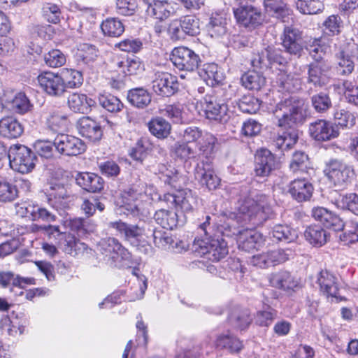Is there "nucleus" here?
Wrapping results in <instances>:
<instances>
[{"label":"nucleus","mask_w":358,"mask_h":358,"mask_svg":"<svg viewBox=\"0 0 358 358\" xmlns=\"http://www.w3.org/2000/svg\"><path fill=\"white\" fill-rule=\"evenodd\" d=\"M185 36H196L200 32L199 20L194 15L180 17Z\"/></svg>","instance_id":"55"},{"label":"nucleus","mask_w":358,"mask_h":358,"mask_svg":"<svg viewBox=\"0 0 358 358\" xmlns=\"http://www.w3.org/2000/svg\"><path fill=\"white\" fill-rule=\"evenodd\" d=\"M238 2V7L234 8V17L238 24L250 28L255 29L262 24L263 16L261 10L249 2L255 0H236Z\"/></svg>","instance_id":"5"},{"label":"nucleus","mask_w":358,"mask_h":358,"mask_svg":"<svg viewBox=\"0 0 358 358\" xmlns=\"http://www.w3.org/2000/svg\"><path fill=\"white\" fill-rule=\"evenodd\" d=\"M310 136L316 141H327L338 136V126L325 120H317L309 126Z\"/></svg>","instance_id":"17"},{"label":"nucleus","mask_w":358,"mask_h":358,"mask_svg":"<svg viewBox=\"0 0 358 358\" xmlns=\"http://www.w3.org/2000/svg\"><path fill=\"white\" fill-rule=\"evenodd\" d=\"M106 124L110 129H113L115 127V124L107 119H104L102 123H101L87 116L83 117L78 120L77 129L81 136L96 142L102 138L103 127Z\"/></svg>","instance_id":"11"},{"label":"nucleus","mask_w":358,"mask_h":358,"mask_svg":"<svg viewBox=\"0 0 358 358\" xmlns=\"http://www.w3.org/2000/svg\"><path fill=\"white\" fill-rule=\"evenodd\" d=\"M68 105L75 113H88L96 101L84 94L73 93L68 97Z\"/></svg>","instance_id":"31"},{"label":"nucleus","mask_w":358,"mask_h":358,"mask_svg":"<svg viewBox=\"0 0 358 358\" xmlns=\"http://www.w3.org/2000/svg\"><path fill=\"white\" fill-rule=\"evenodd\" d=\"M302 31L293 25H286L280 36L281 45L291 55L300 57L303 52Z\"/></svg>","instance_id":"12"},{"label":"nucleus","mask_w":358,"mask_h":358,"mask_svg":"<svg viewBox=\"0 0 358 358\" xmlns=\"http://www.w3.org/2000/svg\"><path fill=\"white\" fill-rule=\"evenodd\" d=\"M179 83L177 78L168 72L157 71L152 80L153 92L162 96H171L178 92Z\"/></svg>","instance_id":"9"},{"label":"nucleus","mask_w":358,"mask_h":358,"mask_svg":"<svg viewBox=\"0 0 358 358\" xmlns=\"http://www.w3.org/2000/svg\"><path fill=\"white\" fill-rule=\"evenodd\" d=\"M314 187L306 179H297L289 185V193L298 202L309 201L313 196Z\"/></svg>","instance_id":"23"},{"label":"nucleus","mask_w":358,"mask_h":358,"mask_svg":"<svg viewBox=\"0 0 358 358\" xmlns=\"http://www.w3.org/2000/svg\"><path fill=\"white\" fill-rule=\"evenodd\" d=\"M98 101L103 108L110 113L119 112L124 106L117 97L111 94H100Z\"/></svg>","instance_id":"52"},{"label":"nucleus","mask_w":358,"mask_h":358,"mask_svg":"<svg viewBox=\"0 0 358 358\" xmlns=\"http://www.w3.org/2000/svg\"><path fill=\"white\" fill-rule=\"evenodd\" d=\"M10 167L20 173H27L35 166L36 157L27 146L21 144L13 145L8 151Z\"/></svg>","instance_id":"4"},{"label":"nucleus","mask_w":358,"mask_h":358,"mask_svg":"<svg viewBox=\"0 0 358 358\" xmlns=\"http://www.w3.org/2000/svg\"><path fill=\"white\" fill-rule=\"evenodd\" d=\"M216 345L220 348L227 349L232 352H238L243 348L242 342L230 335L220 336L217 338Z\"/></svg>","instance_id":"53"},{"label":"nucleus","mask_w":358,"mask_h":358,"mask_svg":"<svg viewBox=\"0 0 358 358\" xmlns=\"http://www.w3.org/2000/svg\"><path fill=\"white\" fill-rule=\"evenodd\" d=\"M155 222L162 228L172 230L178 224V215L176 212L161 208L154 215Z\"/></svg>","instance_id":"33"},{"label":"nucleus","mask_w":358,"mask_h":358,"mask_svg":"<svg viewBox=\"0 0 358 358\" xmlns=\"http://www.w3.org/2000/svg\"><path fill=\"white\" fill-rule=\"evenodd\" d=\"M127 99L132 106L138 108H144L150 103L151 95L147 90L138 87L129 91Z\"/></svg>","instance_id":"35"},{"label":"nucleus","mask_w":358,"mask_h":358,"mask_svg":"<svg viewBox=\"0 0 358 358\" xmlns=\"http://www.w3.org/2000/svg\"><path fill=\"white\" fill-rule=\"evenodd\" d=\"M345 227L348 229L340 236L341 241L345 244L358 242V222L353 221L347 222Z\"/></svg>","instance_id":"64"},{"label":"nucleus","mask_w":358,"mask_h":358,"mask_svg":"<svg viewBox=\"0 0 358 358\" xmlns=\"http://www.w3.org/2000/svg\"><path fill=\"white\" fill-rule=\"evenodd\" d=\"M76 181L80 187L87 192H96L103 188V179L93 173H78Z\"/></svg>","instance_id":"29"},{"label":"nucleus","mask_w":358,"mask_h":358,"mask_svg":"<svg viewBox=\"0 0 358 358\" xmlns=\"http://www.w3.org/2000/svg\"><path fill=\"white\" fill-rule=\"evenodd\" d=\"M101 29L103 34L109 37H119L124 31L122 22L117 17H109L103 21Z\"/></svg>","instance_id":"40"},{"label":"nucleus","mask_w":358,"mask_h":358,"mask_svg":"<svg viewBox=\"0 0 358 358\" xmlns=\"http://www.w3.org/2000/svg\"><path fill=\"white\" fill-rule=\"evenodd\" d=\"M62 239H64V250L66 253L71 255H77V250L82 248L85 249V245L80 243L74 236L71 234L64 233Z\"/></svg>","instance_id":"58"},{"label":"nucleus","mask_w":358,"mask_h":358,"mask_svg":"<svg viewBox=\"0 0 358 358\" xmlns=\"http://www.w3.org/2000/svg\"><path fill=\"white\" fill-rule=\"evenodd\" d=\"M12 110L20 114H24L30 110L31 104L24 93L18 92L10 101Z\"/></svg>","instance_id":"54"},{"label":"nucleus","mask_w":358,"mask_h":358,"mask_svg":"<svg viewBox=\"0 0 358 358\" xmlns=\"http://www.w3.org/2000/svg\"><path fill=\"white\" fill-rule=\"evenodd\" d=\"M311 102L312 106L318 113L325 112L331 107V101L329 96L322 92L313 95L311 97Z\"/></svg>","instance_id":"57"},{"label":"nucleus","mask_w":358,"mask_h":358,"mask_svg":"<svg viewBox=\"0 0 358 358\" xmlns=\"http://www.w3.org/2000/svg\"><path fill=\"white\" fill-rule=\"evenodd\" d=\"M162 169L165 170H160V179L163 180L165 183L171 185L174 188L180 187V180H184V178H182V176H180L179 173L174 169H169L164 166H162Z\"/></svg>","instance_id":"59"},{"label":"nucleus","mask_w":358,"mask_h":358,"mask_svg":"<svg viewBox=\"0 0 358 358\" xmlns=\"http://www.w3.org/2000/svg\"><path fill=\"white\" fill-rule=\"evenodd\" d=\"M48 196L49 204L56 210H58L67 206L66 200L69 197V194L64 185L57 182L51 183Z\"/></svg>","instance_id":"27"},{"label":"nucleus","mask_w":358,"mask_h":358,"mask_svg":"<svg viewBox=\"0 0 358 358\" xmlns=\"http://www.w3.org/2000/svg\"><path fill=\"white\" fill-rule=\"evenodd\" d=\"M150 8L155 18L160 20L168 18L174 13V8L166 0H153L150 3Z\"/></svg>","instance_id":"44"},{"label":"nucleus","mask_w":358,"mask_h":358,"mask_svg":"<svg viewBox=\"0 0 358 358\" xmlns=\"http://www.w3.org/2000/svg\"><path fill=\"white\" fill-rule=\"evenodd\" d=\"M23 131L22 124L16 118L7 116L0 120V136L7 138H17Z\"/></svg>","instance_id":"28"},{"label":"nucleus","mask_w":358,"mask_h":358,"mask_svg":"<svg viewBox=\"0 0 358 358\" xmlns=\"http://www.w3.org/2000/svg\"><path fill=\"white\" fill-rule=\"evenodd\" d=\"M307 83L316 88L327 85L332 78L331 66L327 62H311L308 65Z\"/></svg>","instance_id":"10"},{"label":"nucleus","mask_w":358,"mask_h":358,"mask_svg":"<svg viewBox=\"0 0 358 358\" xmlns=\"http://www.w3.org/2000/svg\"><path fill=\"white\" fill-rule=\"evenodd\" d=\"M110 226L115 229L124 238L129 241L131 244L136 243L140 238L143 236L149 238L148 228L145 226H139L138 224H129L122 221L111 222Z\"/></svg>","instance_id":"21"},{"label":"nucleus","mask_w":358,"mask_h":358,"mask_svg":"<svg viewBox=\"0 0 358 358\" xmlns=\"http://www.w3.org/2000/svg\"><path fill=\"white\" fill-rule=\"evenodd\" d=\"M272 237L278 241L290 243L294 241L297 237V231L286 224H277L271 231Z\"/></svg>","instance_id":"42"},{"label":"nucleus","mask_w":358,"mask_h":358,"mask_svg":"<svg viewBox=\"0 0 358 358\" xmlns=\"http://www.w3.org/2000/svg\"><path fill=\"white\" fill-rule=\"evenodd\" d=\"M335 66L338 74L349 76L355 69V62L352 56L344 50H340L334 55Z\"/></svg>","instance_id":"34"},{"label":"nucleus","mask_w":358,"mask_h":358,"mask_svg":"<svg viewBox=\"0 0 358 358\" xmlns=\"http://www.w3.org/2000/svg\"><path fill=\"white\" fill-rule=\"evenodd\" d=\"M217 138L210 133H205L199 143V155L204 162L212 163L214 155L218 146Z\"/></svg>","instance_id":"30"},{"label":"nucleus","mask_w":358,"mask_h":358,"mask_svg":"<svg viewBox=\"0 0 358 358\" xmlns=\"http://www.w3.org/2000/svg\"><path fill=\"white\" fill-rule=\"evenodd\" d=\"M320 292L326 296L337 297L338 294V285L336 277L327 270L321 271L317 276Z\"/></svg>","instance_id":"25"},{"label":"nucleus","mask_w":358,"mask_h":358,"mask_svg":"<svg viewBox=\"0 0 358 358\" xmlns=\"http://www.w3.org/2000/svg\"><path fill=\"white\" fill-rule=\"evenodd\" d=\"M205 115L206 118L219 122H225L228 120L227 105L217 101L215 96L206 95L204 98Z\"/></svg>","instance_id":"20"},{"label":"nucleus","mask_w":358,"mask_h":358,"mask_svg":"<svg viewBox=\"0 0 358 358\" xmlns=\"http://www.w3.org/2000/svg\"><path fill=\"white\" fill-rule=\"evenodd\" d=\"M271 285L285 291L294 290L299 286V281L287 271H279L269 276Z\"/></svg>","instance_id":"26"},{"label":"nucleus","mask_w":358,"mask_h":358,"mask_svg":"<svg viewBox=\"0 0 358 358\" xmlns=\"http://www.w3.org/2000/svg\"><path fill=\"white\" fill-rule=\"evenodd\" d=\"M276 124L285 129L275 140V145L282 150H289L298 141L299 131L295 127L301 124L306 116L305 101L291 96L280 101L273 110Z\"/></svg>","instance_id":"1"},{"label":"nucleus","mask_w":358,"mask_h":358,"mask_svg":"<svg viewBox=\"0 0 358 358\" xmlns=\"http://www.w3.org/2000/svg\"><path fill=\"white\" fill-rule=\"evenodd\" d=\"M159 201L164 203L168 208L180 209L184 212H189L193 209L195 199L190 189H179L174 194H164L159 197Z\"/></svg>","instance_id":"14"},{"label":"nucleus","mask_w":358,"mask_h":358,"mask_svg":"<svg viewBox=\"0 0 358 358\" xmlns=\"http://www.w3.org/2000/svg\"><path fill=\"white\" fill-rule=\"evenodd\" d=\"M48 127L52 130L66 125L67 117L59 108L51 107L48 109V115L46 117Z\"/></svg>","instance_id":"47"},{"label":"nucleus","mask_w":358,"mask_h":358,"mask_svg":"<svg viewBox=\"0 0 358 358\" xmlns=\"http://www.w3.org/2000/svg\"><path fill=\"white\" fill-rule=\"evenodd\" d=\"M296 6L303 15H315L322 12L324 8L321 0H297Z\"/></svg>","instance_id":"45"},{"label":"nucleus","mask_w":358,"mask_h":358,"mask_svg":"<svg viewBox=\"0 0 358 358\" xmlns=\"http://www.w3.org/2000/svg\"><path fill=\"white\" fill-rule=\"evenodd\" d=\"M18 213L22 216L29 217L33 221L42 220L45 222H54L57 218L55 215L46 208L32 203H24L20 207Z\"/></svg>","instance_id":"24"},{"label":"nucleus","mask_w":358,"mask_h":358,"mask_svg":"<svg viewBox=\"0 0 358 358\" xmlns=\"http://www.w3.org/2000/svg\"><path fill=\"white\" fill-rule=\"evenodd\" d=\"M243 215L244 219L251 222L255 225L262 224L273 216V210L271 201L264 194H257L252 198L245 199L238 207Z\"/></svg>","instance_id":"2"},{"label":"nucleus","mask_w":358,"mask_h":358,"mask_svg":"<svg viewBox=\"0 0 358 358\" xmlns=\"http://www.w3.org/2000/svg\"><path fill=\"white\" fill-rule=\"evenodd\" d=\"M230 324L235 328L243 329L250 323L251 319L247 310L234 309L229 317Z\"/></svg>","instance_id":"49"},{"label":"nucleus","mask_w":358,"mask_h":358,"mask_svg":"<svg viewBox=\"0 0 358 358\" xmlns=\"http://www.w3.org/2000/svg\"><path fill=\"white\" fill-rule=\"evenodd\" d=\"M203 72L204 79L209 85H217L223 79L222 73L220 71L218 66L214 63L204 65Z\"/></svg>","instance_id":"51"},{"label":"nucleus","mask_w":358,"mask_h":358,"mask_svg":"<svg viewBox=\"0 0 358 358\" xmlns=\"http://www.w3.org/2000/svg\"><path fill=\"white\" fill-rule=\"evenodd\" d=\"M171 61L178 69L187 71L197 69L201 62L199 55L185 46H179L173 50Z\"/></svg>","instance_id":"8"},{"label":"nucleus","mask_w":358,"mask_h":358,"mask_svg":"<svg viewBox=\"0 0 358 358\" xmlns=\"http://www.w3.org/2000/svg\"><path fill=\"white\" fill-rule=\"evenodd\" d=\"M42 12L43 15L48 22L53 24L59 22L61 10L57 4L50 2L44 3L42 7Z\"/></svg>","instance_id":"61"},{"label":"nucleus","mask_w":358,"mask_h":358,"mask_svg":"<svg viewBox=\"0 0 358 358\" xmlns=\"http://www.w3.org/2000/svg\"><path fill=\"white\" fill-rule=\"evenodd\" d=\"M141 194L133 188L124 191L122 195V206L134 216H139L141 213L140 205L137 203Z\"/></svg>","instance_id":"36"},{"label":"nucleus","mask_w":358,"mask_h":358,"mask_svg":"<svg viewBox=\"0 0 358 358\" xmlns=\"http://www.w3.org/2000/svg\"><path fill=\"white\" fill-rule=\"evenodd\" d=\"M148 129L150 132L159 139H164L168 137L171 133V126L169 122L162 117L152 118L148 122Z\"/></svg>","instance_id":"38"},{"label":"nucleus","mask_w":358,"mask_h":358,"mask_svg":"<svg viewBox=\"0 0 358 358\" xmlns=\"http://www.w3.org/2000/svg\"><path fill=\"white\" fill-rule=\"evenodd\" d=\"M243 85L250 90H259L265 84V78L257 71H248L241 78Z\"/></svg>","instance_id":"46"},{"label":"nucleus","mask_w":358,"mask_h":358,"mask_svg":"<svg viewBox=\"0 0 358 358\" xmlns=\"http://www.w3.org/2000/svg\"><path fill=\"white\" fill-rule=\"evenodd\" d=\"M341 22L339 15H331L323 22L322 27L329 36H335L341 32Z\"/></svg>","instance_id":"63"},{"label":"nucleus","mask_w":358,"mask_h":358,"mask_svg":"<svg viewBox=\"0 0 358 358\" xmlns=\"http://www.w3.org/2000/svg\"><path fill=\"white\" fill-rule=\"evenodd\" d=\"M194 246L196 250L199 249V252L213 262H218L228 254L227 243L223 238L195 239Z\"/></svg>","instance_id":"7"},{"label":"nucleus","mask_w":358,"mask_h":358,"mask_svg":"<svg viewBox=\"0 0 358 358\" xmlns=\"http://www.w3.org/2000/svg\"><path fill=\"white\" fill-rule=\"evenodd\" d=\"M62 76L63 78L66 92L68 88H77L83 84V75L77 70L69 69H64Z\"/></svg>","instance_id":"50"},{"label":"nucleus","mask_w":358,"mask_h":358,"mask_svg":"<svg viewBox=\"0 0 358 358\" xmlns=\"http://www.w3.org/2000/svg\"><path fill=\"white\" fill-rule=\"evenodd\" d=\"M227 18L225 13H213L207 24V31L212 38H219L227 31Z\"/></svg>","instance_id":"32"},{"label":"nucleus","mask_w":358,"mask_h":358,"mask_svg":"<svg viewBox=\"0 0 358 358\" xmlns=\"http://www.w3.org/2000/svg\"><path fill=\"white\" fill-rule=\"evenodd\" d=\"M195 177L209 190L216 189L220 185L221 180L213 170L212 163L204 162L203 159L195 168Z\"/></svg>","instance_id":"19"},{"label":"nucleus","mask_w":358,"mask_h":358,"mask_svg":"<svg viewBox=\"0 0 358 358\" xmlns=\"http://www.w3.org/2000/svg\"><path fill=\"white\" fill-rule=\"evenodd\" d=\"M264 4L268 13L282 21H285V18L290 14V10L280 1L264 0Z\"/></svg>","instance_id":"43"},{"label":"nucleus","mask_w":358,"mask_h":358,"mask_svg":"<svg viewBox=\"0 0 358 358\" xmlns=\"http://www.w3.org/2000/svg\"><path fill=\"white\" fill-rule=\"evenodd\" d=\"M331 40L322 35L317 38H310L306 41L305 48L314 62H322L323 57L331 52Z\"/></svg>","instance_id":"18"},{"label":"nucleus","mask_w":358,"mask_h":358,"mask_svg":"<svg viewBox=\"0 0 358 358\" xmlns=\"http://www.w3.org/2000/svg\"><path fill=\"white\" fill-rule=\"evenodd\" d=\"M117 66L126 76L136 75L144 69V65L141 59L135 56L118 62Z\"/></svg>","instance_id":"41"},{"label":"nucleus","mask_w":358,"mask_h":358,"mask_svg":"<svg viewBox=\"0 0 358 358\" xmlns=\"http://www.w3.org/2000/svg\"><path fill=\"white\" fill-rule=\"evenodd\" d=\"M44 60L47 66L51 68H57L66 63V56L57 49H53L45 55Z\"/></svg>","instance_id":"62"},{"label":"nucleus","mask_w":358,"mask_h":358,"mask_svg":"<svg viewBox=\"0 0 358 358\" xmlns=\"http://www.w3.org/2000/svg\"><path fill=\"white\" fill-rule=\"evenodd\" d=\"M304 236L310 244L320 247L327 242L326 231L318 225H311L306 228Z\"/></svg>","instance_id":"39"},{"label":"nucleus","mask_w":358,"mask_h":358,"mask_svg":"<svg viewBox=\"0 0 358 358\" xmlns=\"http://www.w3.org/2000/svg\"><path fill=\"white\" fill-rule=\"evenodd\" d=\"M55 150L67 156H76L86 148L85 143L78 137L68 134H59L54 140Z\"/></svg>","instance_id":"15"},{"label":"nucleus","mask_w":358,"mask_h":358,"mask_svg":"<svg viewBox=\"0 0 358 358\" xmlns=\"http://www.w3.org/2000/svg\"><path fill=\"white\" fill-rule=\"evenodd\" d=\"M171 153L175 158L179 159L182 162H187L188 159L195 158L196 150L184 141H176L171 148Z\"/></svg>","instance_id":"37"},{"label":"nucleus","mask_w":358,"mask_h":358,"mask_svg":"<svg viewBox=\"0 0 358 358\" xmlns=\"http://www.w3.org/2000/svg\"><path fill=\"white\" fill-rule=\"evenodd\" d=\"M264 242L262 235L253 229H245L238 232V248L246 252L257 249Z\"/></svg>","instance_id":"22"},{"label":"nucleus","mask_w":358,"mask_h":358,"mask_svg":"<svg viewBox=\"0 0 358 358\" xmlns=\"http://www.w3.org/2000/svg\"><path fill=\"white\" fill-rule=\"evenodd\" d=\"M277 83L282 90L288 92H294L298 90L300 84L298 80L294 79L292 76L284 72L278 73Z\"/></svg>","instance_id":"56"},{"label":"nucleus","mask_w":358,"mask_h":358,"mask_svg":"<svg viewBox=\"0 0 358 358\" xmlns=\"http://www.w3.org/2000/svg\"><path fill=\"white\" fill-rule=\"evenodd\" d=\"M17 197V189L15 185L6 180H0V201L10 202Z\"/></svg>","instance_id":"60"},{"label":"nucleus","mask_w":358,"mask_h":358,"mask_svg":"<svg viewBox=\"0 0 358 358\" xmlns=\"http://www.w3.org/2000/svg\"><path fill=\"white\" fill-rule=\"evenodd\" d=\"M37 80L41 90L49 96L61 97L66 92L62 75L43 71L38 76Z\"/></svg>","instance_id":"13"},{"label":"nucleus","mask_w":358,"mask_h":358,"mask_svg":"<svg viewBox=\"0 0 358 358\" xmlns=\"http://www.w3.org/2000/svg\"><path fill=\"white\" fill-rule=\"evenodd\" d=\"M236 105L243 113L254 114L259 110L261 103L258 99L247 94L239 99L236 101Z\"/></svg>","instance_id":"48"},{"label":"nucleus","mask_w":358,"mask_h":358,"mask_svg":"<svg viewBox=\"0 0 358 358\" xmlns=\"http://www.w3.org/2000/svg\"><path fill=\"white\" fill-rule=\"evenodd\" d=\"M279 166L275 156L267 149H261L255 156V171L260 177L268 176Z\"/></svg>","instance_id":"16"},{"label":"nucleus","mask_w":358,"mask_h":358,"mask_svg":"<svg viewBox=\"0 0 358 358\" xmlns=\"http://www.w3.org/2000/svg\"><path fill=\"white\" fill-rule=\"evenodd\" d=\"M96 250L103 255V260L112 266H116L117 263L131 257L128 250L115 238L101 239L96 245Z\"/></svg>","instance_id":"3"},{"label":"nucleus","mask_w":358,"mask_h":358,"mask_svg":"<svg viewBox=\"0 0 358 358\" xmlns=\"http://www.w3.org/2000/svg\"><path fill=\"white\" fill-rule=\"evenodd\" d=\"M324 173L335 186L345 187L355 176L352 166L342 160L332 159L326 165Z\"/></svg>","instance_id":"6"}]
</instances>
